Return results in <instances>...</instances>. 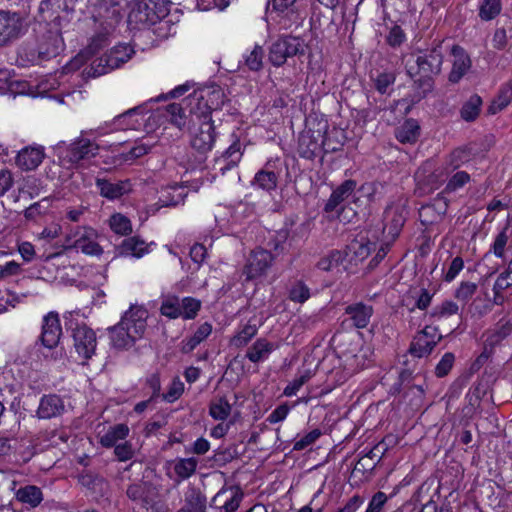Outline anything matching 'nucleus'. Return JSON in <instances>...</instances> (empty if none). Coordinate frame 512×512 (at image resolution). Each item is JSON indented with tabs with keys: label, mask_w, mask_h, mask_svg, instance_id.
<instances>
[{
	"label": "nucleus",
	"mask_w": 512,
	"mask_h": 512,
	"mask_svg": "<svg viewBox=\"0 0 512 512\" xmlns=\"http://www.w3.org/2000/svg\"><path fill=\"white\" fill-rule=\"evenodd\" d=\"M62 329L57 313L50 312L44 319L42 324L41 342L44 347L52 349L59 343Z\"/></svg>",
	"instance_id": "15"
},
{
	"label": "nucleus",
	"mask_w": 512,
	"mask_h": 512,
	"mask_svg": "<svg viewBox=\"0 0 512 512\" xmlns=\"http://www.w3.org/2000/svg\"><path fill=\"white\" fill-rule=\"evenodd\" d=\"M482 105V99L479 95H472L466 103L461 108V117L465 121H474L480 112V107Z\"/></svg>",
	"instance_id": "40"
},
{
	"label": "nucleus",
	"mask_w": 512,
	"mask_h": 512,
	"mask_svg": "<svg viewBox=\"0 0 512 512\" xmlns=\"http://www.w3.org/2000/svg\"><path fill=\"white\" fill-rule=\"evenodd\" d=\"M78 0H43L40 3L41 12L51 11L50 17L54 19L59 17L60 12L70 13L75 11Z\"/></svg>",
	"instance_id": "30"
},
{
	"label": "nucleus",
	"mask_w": 512,
	"mask_h": 512,
	"mask_svg": "<svg viewBox=\"0 0 512 512\" xmlns=\"http://www.w3.org/2000/svg\"><path fill=\"white\" fill-rule=\"evenodd\" d=\"M134 54L133 48L128 44L114 46L107 53L92 61L83 73L87 78H95L107 74L128 62Z\"/></svg>",
	"instance_id": "3"
},
{
	"label": "nucleus",
	"mask_w": 512,
	"mask_h": 512,
	"mask_svg": "<svg viewBox=\"0 0 512 512\" xmlns=\"http://www.w3.org/2000/svg\"><path fill=\"white\" fill-rule=\"evenodd\" d=\"M232 410L231 404L226 398H219L211 402L209 407V414L215 420L224 421L228 418Z\"/></svg>",
	"instance_id": "42"
},
{
	"label": "nucleus",
	"mask_w": 512,
	"mask_h": 512,
	"mask_svg": "<svg viewBox=\"0 0 512 512\" xmlns=\"http://www.w3.org/2000/svg\"><path fill=\"white\" fill-rule=\"evenodd\" d=\"M508 227H505L495 238V241L492 245L491 251L498 258H503L505 254V246L508 242L507 235Z\"/></svg>",
	"instance_id": "57"
},
{
	"label": "nucleus",
	"mask_w": 512,
	"mask_h": 512,
	"mask_svg": "<svg viewBox=\"0 0 512 512\" xmlns=\"http://www.w3.org/2000/svg\"><path fill=\"white\" fill-rule=\"evenodd\" d=\"M458 311L459 307L456 303L446 300L433 308L430 317L434 321H441L444 318L458 314Z\"/></svg>",
	"instance_id": "43"
},
{
	"label": "nucleus",
	"mask_w": 512,
	"mask_h": 512,
	"mask_svg": "<svg viewBox=\"0 0 512 512\" xmlns=\"http://www.w3.org/2000/svg\"><path fill=\"white\" fill-rule=\"evenodd\" d=\"M243 498V492L238 487L220 490L212 499L213 505L224 512H235Z\"/></svg>",
	"instance_id": "17"
},
{
	"label": "nucleus",
	"mask_w": 512,
	"mask_h": 512,
	"mask_svg": "<svg viewBox=\"0 0 512 512\" xmlns=\"http://www.w3.org/2000/svg\"><path fill=\"white\" fill-rule=\"evenodd\" d=\"M454 360H455V357H454L453 353H451V352L445 353L435 368L436 375L438 377L446 376L449 373V371L451 370Z\"/></svg>",
	"instance_id": "59"
},
{
	"label": "nucleus",
	"mask_w": 512,
	"mask_h": 512,
	"mask_svg": "<svg viewBox=\"0 0 512 512\" xmlns=\"http://www.w3.org/2000/svg\"><path fill=\"white\" fill-rule=\"evenodd\" d=\"M392 188V184L388 181L375 180L364 183L360 187V191L369 202H378L391 192Z\"/></svg>",
	"instance_id": "26"
},
{
	"label": "nucleus",
	"mask_w": 512,
	"mask_h": 512,
	"mask_svg": "<svg viewBox=\"0 0 512 512\" xmlns=\"http://www.w3.org/2000/svg\"><path fill=\"white\" fill-rule=\"evenodd\" d=\"M147 318L146 309L132 306L124 313L118 324L108 329L112 346L118 350L133 347L145 333Z\"/></svg>",
	"instance_id": "1"
},
{
	"label": "nucleus",
	"mask_w": 512,
	"mask_h": 512,
	"mask_svg": "<svg viewBox=\"0 0 512 512\" xmlns=\"http://www.w3.org/2000/svg\"><path fill=\"white\" fill-rule=\"evenodd\" d=\"M274 345L264 338L257 339L247 350L246 357L253 363H258L268 357Z\"/></svg>",
	"instance_id": "32"
},
{
	"label": "nucleus",
	"mask_w": 512,
	"mask_h": 512,
	"mask_svg": "<svg viewBox=\"0 0 512 512\" xmlns=\"http://www.w3.org/2000/svg\"><path fill=\"white\" fill-rule=\"evenodd\" d=\"M242 157L241 145L238 141H235L229 146V148L217 158L215 161V167L221 172L222 175L227 170L237 166Z\"/></svg>",
	"instance_id": "25"
},
{
	"label": "nucleus",
	"mask_w": 512,
	"mask_h": 512,
	"mask_svg": "<svg viewBox=\"0 0 512 512\" xmlns=\"http://www.w3.org/2000/svg\"><path fill=\"white\" fill-rule=\"evenodd\" d=\"M185 194L183 193V188L177 185H174L169 188L167 191V195L163 194L159 198V202L163 207L176 206L184 201Z\"/></svg>",
	"instance_id": "44"
},
{
	"label": "nucleus",
	"mask_w": 512,
	"mask_h": 512,
	"mask_svg": "<svg viewBox=\"0 0 512 512\" xmlns=\"http://www.w3.org/2000/svg\"><path fill=\"white\" fill-rule=\"evenodd\" d=\"M140 112V107H135L127 110L121 115L115 117L114 124L122 129H135L139 124L137 120H132V117Z\"/></svg>",
	"instance_id": "51"
},
{
	"label": "nucleus",
	"mask_w": 512,
	"mask_h": 512,
	"mask_svg": "<svg viewBox=\"0 0 512 512\" xmlns=\"http://www.w3.org/2000/svg\"><path fill=\"white\" fill-rule=\"evenodd\" d=\"M181 317L184 319H193L201 307L199 300L192 297H185L180 300Z\"/></svg>",
	"instance_id": "47"
},
{
	"label": "nucleus",
	"mask_w": 512,
	"mask_h": 512,
	"mask_svg": "<svg viewBox=\"0 0 512 512\" xmlns=\"http://www.w3.org/2000/svg\"><path fill=\"white\" fill-rule=\"evenodd\" d=\"M396 138L403 144L415 143L420 136V126L413 118L406 119L395 131Z\"/></svg>",
	"instance_id": "28"
},
{
	"label": "nucleus",
	"mask_w": 512,
	"mask_h": 512,
	"mask_svg": "<svg viewBox=\"0 0 512 512\" xmlns=\"http://www.w3.org/2000/svg\"><path fill=\"white\" fill-rule=\"evenodd\" d=\"M512 334V321L501 319L493 329L486 332L484 344L491 350L502 344Z\"/></svg>",
	"instance_id": "23"
},
{
	"label": "nucleus",
	"mask_w": 512,
	"mask_h": 512,
	"mask_svg": "<svg viewBox=\"0 0 512 512\" xmlns=\"http://www.w3.org/2000/svg\"><path fill=\"white\" fill-rule=\"evenodd\" d=\"M74 236L76 239L68 248H76L81 250L84 254L91 256H99L103 253V249L96 242L97 233L93 228H78Z\"/></svg>",
	"instance_id": "13"
},
{
	"label": "nucleus",
	"mask_w": 512,
	"mask_h": 512,
	"mask_svg": "<svg viewBox=\"0 0 512 512\" xmlns=\"http://www.w3.org/2000/svg\"><path fill=\"white\" fill-rule=\"evenodd\" d=\"M477 285L472 282H462L455 291V297L458 300L467 302L476 292Z\"/></svg>",
	"instance_id": "60"
},
{
	"label": "nucleus",
	"mask_w": 512,
	"mask_h": 512,
	"mask_svg": "<svg viewBox=\"0 0 512 512\" xmlns=\"http://www.w3.org/2000/svg\"><path fill=\"white\" fill-rule=\"evenodd\" d=\"M406 40V35L402 28L398 25L391 27L388 35L386 36V42L392 48L401 46Z\"/></svg>",
	"instance_id": "56"
},
{
	"label": "nucleus",
	"mask_w": 512,
	"mask_h": 512,
	"mask_svg": "<svg viewBox=\"0 0 512 512\" xmlns=\"http://www.w3.org/2000/svg\"><path fill=\"white\" fill-rule=\"evenodd\" d=\"M62 37L58 31H49L48 35L44 38L43 42L39 45V57L41 59H48L56 56L62 49Z\"/></svg>",
	"instance_id": "27"
},
{
	"label": "nucleus",
	"mask_w": 512,
	"mask_h": 512,
	"mask_svg": "<svg viewBox=\"0 0 512 512\" xmlns=\"http://www.w3.org/2000/svg\"><path fill=\"white\" fill-rule=\"evenodd\" d=\"M264 51L261 46L256 45L245 59V64L252 71H258L262 68V59Z\"/></svg>",
	"instance_id": "54"
},
{
	"label": "nucleus",
	"mask_w": 512,
	"mask_h": 512,
	"mask_svg": "<svg viewBox=\"0 0 512 512\" xmlns=\"http://www.w3.org/2000/svg\"><path fill=\"white\" fill-rule=\"evenodd\" d=\"M120 249V253L122 255L139 258L147 252V245L143 240L136 237H130L122 242Z\"/></svg>",
	"instance_id": "38"
},
{
	"label": "nucleus",
	"mask_w": 512,
	"mask_h": 512,
	"mask_svg": "<svg viewBox=\"0 0 512 512\" xmlns=\"http://www.w3.org/2000/svg\"><path fill=\"white\" fill-rule=\"evenodd\" d=\"M257 333L256 325L246 324L237 335L232 339V344L236 347L246 345Z\"/></svg>",
	"instance_id": "53"
},
{
	"label": "nucleus",
	"mask_w": 512,
	"mask_h": 512,
	"mask_svg": "<svg viewBox=\"0 0 512 512\" xmlns=\"http://www.w3.org/2000/svg\"><path fill=\"white\" fill-rule=\"evenodd\" d=\"M305 52L304 41L299 37L284 36L272 43L269 49V61L280 67L288 58L302 55Z\"/></svg>",
	"instance_id": "6"
},
{
	"label": "nucleus",
	"mask_w": 512,
	"mask_h": 512,
	"mask_svg": "<svg viewBox=\"0 0 512 512\" xmlns=\"http://www.w3.org/2000/svg\"><path fill=\"white\" fill-rule=\"evenodd\" d=\"M470 181V175L465 171L456 172L447 182L444 192L452 193L462 188Z\"/></svg>",
	"instance_id": "52"
},
{
	"label": "nucleus",
	"mask_w": 512,
	"mask_h": 512,
	"mask_svg": "<svg viewBox=\"0 0 512 512\" xmlns=\"http://www.w3.org/2000/svg\"><path fill=\"white\" fill-rule=\"evenodd\" d=\"M23 27V19L19 13L0 10V46L17 38Z\"/></svg>",
	"instance_id": "12"
},
{
	"label": "nucleus",
	"mask_w": 512,
	"mask_h": 512,
	"mask_svg": "<svg viewBox=\"0 0 512 512\" xmlns=\"http://www.w3.org/2000/svg\"><path fill=\"white\" fill-rule=\"evenodd\" d=\"M387 500V495L384 492L378 491L372 496L365 512H381Z\"/></svg>",
	"instance_id": "63"
},
{
	"label": "nucleus",
	"mask_w": 512,
	"mask_h": 512,
	"mask_svg": "<svg viewBox=\"0 0 512 512\" xmlns=\"http://www.w3.org/2000/svg\"><path fill=\"white\" fill-rule=\"evenodd\" d=\"M512 101V83H508L504 85L497 97L492 101L491 105L488 108V113L494 115L504 108H506L510 102Z\"/></svg>",
	"instance_id": "36"
},
{
	"label": "nucleus",
	"mask_w": 512,
	"mask_h": 512,
	"mask_svg": "<svg viewBox=\"0 0 512 512\" xmlns=\"http://www.w3.org/2000/svg\"><path fill=\"white\" fill-rule=\"evenodd\" d=\"M447 209V204L445 203L443 207L439 209L436 208L435 204H427L423 205L419 209V218L424 225H431L442 218V215L445 214Z\"/></svg>",
	"instance_id": "39"
},
{
	"label": "nucleus",
	"mask_w": 512,
	"mask_h": 512,
	"mask_svg": "<svg viewBox=\"0 0 512 512\" xmlns=\"http://www.w3.org/2000/svg\"><path fill=\"white\" fill-rule=\"evenodd\" d=\"M253 185L265 191L275 190L278 183V176L274 171L262 169L254 177Z\"/></svg>",
	"instance_id": "37"
},
{
	"label": "nucleus",
	"mask_w": 512,
	"mask_h": 512,
	"mask_svg": "<svg viewBox=\"0 0 512 512\" xmlns=\"http://www.w3.org/2000/svg\"><path fill=\"white\" fill-rule=\"evenodd\" d=\"M187 101L192 114L190 121L200 122L199 128L192 136L191 145L199 153L204 154L212 149L215 142L214 126L209 117L210 110L202 96L194 94Z\"/></svg>",
	"instance_id": "2"
},
{
	"label": "nucleus",
	"mask_w": 512,
	"mask_h": 512,
	"mask_svg": "<svg viewBox=\"0 0 512 512\" xmlns=\"http://www.w3.org/2000/svg\"><path fill=\"white\" fill-rule=\"evenodd\" d=\"M274 261L273 254L263 248H257L249 254L242 269L244 282H249L264 276Z\"/></svg>",
	"instance_id": "7"
},
{
	"label": "nucleus",
	"mask_w": 512,
	"mask_h": 512,
	"mask_svg": "<svg viewBox=\"0 0 512 512\" xmlns=\"http://www.w3.org/2000/svg\"><path fill=\"white\" fill-rule=\"evenodd\" d=\"M152 486L147 482L131 484L128 486L126 494L129 499L141 502L144 507L151 505L150 492Z\"/></svg>",
	"instance_id": "33"
},
{
	"label": "nucleus",
	"mask_w": 512,
	"mask_h": 512,
	"mask_svg": "<svg viewBox=\"0 0 512 512\" xmlns=\"http://www.w3.org/2000/svg\"><path fill=\"white\" fill-rule=\"evenodd\" d=\"M385 450H386V448L381 443L377 444L364 457H362L357 462L355 469L356 470H361V469L366 470L365 462L367 460L377 459V461L375 463H378L381 460L382 455L384 454Z\"/></svg>",
	"instance_id": "55"
},
{
	"label": "nucleus",
	"mask_w": 512,
	"mask_h": 512,
	"mask_svg": "<svg viewBox=\"0 0 512 512\" xmlns=\"http://www.w3.org/2000/svg\"><path fill=\"white\" fill-rule=\"evenodd\" d=\"M451 53L454 60L452 70L449 73V81L457 83L470 68L471 60L465 50L458 45L452 47Z\"/></svg>",
	"instance_id": "20"
},
{
	"label": "nucleus",
	"mask_w": 512,
	"mask_h": 512,
	"mask_svg": "<svg viewBox=\"0 0 512 512\" xmlns=\"http://www.w3.org/2000/svg\"><path fill=\"white\" fill-rule=\"evenodd\" d=\"M370 253L371 244L362 240L351 241L343 251L345 260L347 259L349 262H355V264L366 259Z\"/></svg>",
	"instance_id": "29"
},
{
	"label": "nucleus",
	"mask_w": 512,
	"mask_h": 512,
	"mask_svg": "<svg viewBox=\"0 0 512 512\" xmlns=\"http://www.w3.org/2000/svg\"><path fill=\"white\" fill-rule=\"evenodd\" d=\"M496 289H508L512 287V260L507 268L499 274L496 281Z\"/></svg>",
	"instance_id": "64"
},
{
	"label": "nucleus",
	"mask_w": 512,
	"mask_h": 512,
	"mask_svg": "<svg viewBox=\"0 0 512 512\" xmlns=\"http://www.w3.org/2000/svg\"><path fill=\"white\" fill-rule=\"evenodd\" d=\"M183 391L184 384L178 378H176L170 384L168 391L162 395L163 400L172 403L176 401L178 398H180Z\"/></svg>",
	"instance_id": "58"
},
{
	"label": "nucleus",
	"mask_w": 512,
	"mask_h": 512,
	"mask_svg": "<svg viewBox=\"0 0 512 512\" xmlns=\"http://www.w3.org/2000/svg\"><path fill=\"white\" fill-rule=\"evenodd\" d=\"M212 332V326L205 322L201 324L195 333L187 340L183 341L182 352H192L202 341H204Z\"/></svg>",
	"instance_id": "34"
},
{
	"label": "nucleus",
	"mask_w": 512,
	"mask_h": 512,
	"mask_svg": "<svg viewBox=\"0 0 512 512\" xmlns=\"http://www.w3.org/2000/svg\"><path fill=\"white\" fill-rule=\"evenodd\" d=\"M299 145L301 148L306 147V150H304L303 153L307 156L314 155L320 148V144L316 140L312 139L310 132L301 135Z\"/></svg>",
	"instance_id": "61"
},
{
	"label": "nucleus",
	"mask_w": 512,
	"mask_h": 512,
	"mask_svg": "<svg viewBox=\"0 0 512 512\" xmlns=\"http://www.w3.org/2000/svg\"><path fill=\"white\" fill-rule=\"evenodd\" d=\"M355 188L356 181L351 179L345 180L332 192L330 198L325 204V212L330 213L336 211L337 207L353 193Z\"/></svg>",
	"instance_id": "24"
},
{
	"label": "nucleus",
	"mask_w": 512,
	"mask_h": 512,
	"mask_svg": "<svg viewBox=\"0 0 512 512\" xmlns=\"http://www.w3.org/2000/svg\"><path fill=\"white\" fill-rule=\"evenodd\" d=\"M345 261V257L342 251H332L328 256L319 260L317 266L323 271H331L337 268Z\"/></svg>",
	"instance_id": "46"
},
{
	"label": "nucleus",
	"mask_w": 512,
	"mask_h": 512,
	"mask_svg": "<svg viewBox=\"0 0 512 512\" xmlns=\"http://www.w3.org/2000/svg\"><path fill=\"white\" fill-rule=\"evenodd\" d=\"M169 4V0H141L129 13L128 22L137 29L152 26L168 15Z\"/></svg>",
	"instance_id": "4"
},
{
	"label": "nucleus",
	"mask_w": 512,
	"mask_h": 512,
	"mask_svg": "<svg viewBox=\"0 0 512 512\" xmlns=\"http://www.w3.org/2000/svg\"><path fill=\"white\" fill-rule=\"evenodd\" d=\"M79 483L88 489L91 495L99 501L102 498H107L109 494V483L108 481L91 471H84L78 477Z\"/></svg>",
	"instance_id": "16"
},
{
	"label": "nucleus",
	"mask_w": 512,
	"mask_h": 512,
	"mask_svg": "<svg viewBox=\"0 0 512 512\" xmlns=\"http://www.w3.org/2000/svg\"><path fill=\"white\" fill-rule=\"evenodd\" d=\"M198 460L196 458H181L174 464L175 474L182 480L191 477L197 468Z\"/></svg>",
	"instance_id": "41"
},
{
	"label": "nucleus",
	"mask_w": 512,
	"mask_h": 512,
	"mask_svg": "<svg viewBox=\"0 0 512 512\" xmlns=\"http://www.w3.org/2000/svg\"><path fill=\"white\" fill-rule=\"evenodd\" d=\"M311 374L309 371H306L304 374L295 378L289 385H287L284 389V394L286 396H293L297 393V391L310 379Z\"/></svg>",
	"instance_id": "62"
},
{
	"label": "nucleus",
	"mask_w": 512,
	"mask_h": 512,
	"mask_svg": "<svg viewBox=\"0 0 512 512\" xmlns=\"http://www.w3.org/2000/svg\"><path fill=\"white\" fill-rule=\"evenodd\" d=\"M207 499L200 489L189 486L184 493V504L177 512H206Z\"/></svg>",
	"instance_id": "21"
},
{
	"label": "nucleus",
	"mask_w": 512,
	"mask_h": 512,
	"mask_svg": "<svg viewBox=\"0 0 512 512\" xmlns=\"http://www.w3.org/2000/svg\"><path fill=\"white\" fill-rule=\"evenodd\" d=\"M500 11V0H483L479 8V17L484 21H489L494 19Z\"/></svg>",
	"instance_id": "45"
},
{
	"label": "nucleus",
	"mask_w": 512,
	"mask_h": 512,
	"mask_svg": "<svg viewBox=\"0 0 512 512\" xmlns=\"http://www.w3.org/2000/svg\"><path fill=\"white\" fill-rule=\"evenodd\" d=\"M310 297V289L302 281H296L289 290V299L296 303H304Z\"/></svg>",
	"instance_id": "48"
},
{
	"label": "nucleus",
	"mask_w": 512,
	"mask_h": 512,
	"mask_svg": "<svg viewBox=\"0 0 512 512\" xmlns=\"http://www.w3.org/2000/svg\"><path fill=\"white\" fill-rule=\"evenodd\" d=\"M16 499L24 504L35 508L43 501V493L41 489L35 485H26L20 487L15 493Z\"/></svg>",
	"instance_id": "31"
},
{
	"label": "nucleus",
	"mask_w": 512,
	"mask_h": 512,
	"mask_svg": "<svg viewBox=\"0 0 512 512\" xmlns=\"http://www.w3.org/2000/svg\"><path fill=\"white\" fill-rule=\"evenodd\" d=\"M165 111H166V117L169 118V121L173 125L178 127L180 130L184 129L188 122L189 123L191 122L190 119H191L192 114L190 113V118L188 119V116L186 115L185 110L181 106V104H178V103L169 104L166 106Z\"/></svg>",
	"instance_id": "35"
},
{
	"label": "nucleus",
	"mask_w": 512,
	"mask_h": 512,
	"mask_svg": "<svg viewBox=\"0 0 512 512\" xmlns=\"http://www.w3.org/2000/svg\"><path fill=\"white\" fill-rule=\"evenodd\" d=\"M44 157L45 153L43 147L29 146L18 152L15 163L23 171H32L42 163Z\"/></svg>",
	"instance_id": "19"
},
{
	"label": "nucleus",
	"mask_w": 512,
	"mask_h": 512,
	"mask_svg": "<svg viewBox=\"0 0 512 512\" xmlns=\"http://www.w3.org/2000/svg\"><path fill=\"white\" fill-rule=\"evenodd\" d=\"M161 314L175 319L181 317L180 299L178 297H169L162 302L160 308Z\"/></svg>",
	"instance_id": "49"
},
{
	"label": "nucleus",
	"mask_w": 512,
	"mask_h": 512,
	"mask_svg": "<svg viewBox=\"0 0 512 512\" xmlns=\"http://www.w3.org/2000/svg\"><path fill=\"white\" fill-rule=\"evenodd\" d=\"M72 337L76 352L83 359L88 360L92 357L96 350V334L86 324H77L72 329Z\"/></svg>",
	"instance_id": "11"
},
{
	"label": "nucleus",
	"mask_w": 512,
	"mask_h": 512,
	"mask_svg": "<svg viewBox=\"0 0 512 512\" xmlns=\"http://www.w3.org/2000/svg\"><path fill=\"white\" fill-rule=\"evenodd\" d=\"M95 184L100 195L109 200L118 199L132 190V185L128 179L111 182L107 179L96 178Z\"/></svg>",
	"instance_id": "18"
},
{
	"label": "nucleus",
	"mask_w": 512,
	"mask_h": 512,
	"mask_svg": "<svg viewBox=\"0 0 512 512\" xmlns=\"http://www.w3.org/2000/svg\"><path fill=\"white\" fill-rule=\"evenodd\" d=\"M407 214L406 201L404 200H398L397 202L387 206L384 212L385 224L383 231L387 232L392 239H395L404 226Z\"/></svg>",
	"instance_id": "10"
},
{
	"label": "nucleus",
	"mask_w": 512,
	"mask_h": 512,
	"mask_svg": "<svg viewBox=\"0 0 512 512\" xmlns=\"http://www.w3.org/2000/svg\"><path fill=\"white\" fill-rule=\"evenodd\" d=\"M64 408L63 400L58 395H44L40 400L37 415L42 419H50L61 415Z\"/></svg>",
	"instance_id": "22"
},
{
	"label": "nucleus",
	"mask_w": 512,
	"mask_h": 512,
	"mask_svg": "<svg viewBox=\"0 0 512 512\" xmlns=\"http://www.w3.org/2000/svg\"><path fill=\"white\" fill-rule=\"evenodd\" d=\"M442 63L443 53L439 44L432 49L420 51L416 54L413 63L408 62L407 72L412 78L417 75L436 76L441 72Z\"/></svg>",
	"instance_id": "5"
},
{
	"label": "nucleus",
	"mask_w": 512,
	"mask_h": 512,
	"mask_svg": "<svg viewBox=\"0 0 512 512\" xmlns=\"http://www.w3.org/2000/svg\"><path fill=\"white\" fill-rule=\"evenodd\" d=\"M111 229L120 235H128L132 231L130 220L122 214H114L110 218Z\"/></svg>",
	"instance_id": "50"
},
{
	"label": "nucleus",
	"mask_w": 512,
	"mask_h": 512,
	"mask_svg": "<svg viewBox=\"0 0 512 512\" xmlns=\"http://www.w3.org/2000/svg\"><path fill=\"white\" fill-rule=\"evenodd\" d=\"M374 309L372 305L356 302L345 307L344 314L347 316L346 321L351 322V326L357 329H364L370 323Z\"/></svg>",
	"instance_id": "14"
},
{
	"label": "nucleus",
	"mask_w": 512,
	"mask_h": 512,
	"mask_svg": "<svg viewBox=\"0 0 512 512\" xmlns=\"http://www.w3.org/2000/svg\"><path fill=\"white\" fill-rule=\"evenodd\" d=\"M441 339L442 335L438 333L436 327L426 326L414 336L410 343L409 353L418 358L428 356Z\"/></svg>",
	"instance_id": "9"
},
{
	"label": "nucleus",
	"mask_w": 512,
	"mask_h": 512,
	"mask_svg": "<svg viewBox=\"0 0 512 512\" xmlns=\"http://www.w3.org/2000/svg\"><path fill=\"white\" fill-rule=\"evenodd\" d=\"M98 152L99 146L96 143L86 138H78L67 147L62 158V164L71 167L82 160L95 157Z\"/></svg>",
	"instance_id": "8"
}]
</instances>
